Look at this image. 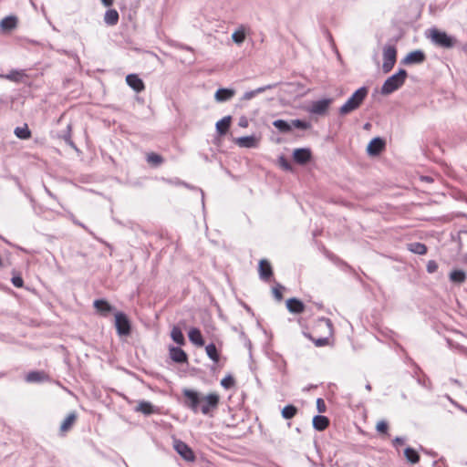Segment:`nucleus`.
I'll return each mask as SVG.
<instances>
[{
  "mask_svg": "<svg viewBox=\"0 0 467 467\" xmlns=\"http://www.w3.org/2000/svg\"><path fill=\"white\" fill-rule=\"evenodd\" d=\"M182 395L184 407L193 413L202 412L207 416H213L220 402V396L217 393L202 395L195 389L185 388L182 389Z\"/></svg>",
  "mask_w": 467,
  "mask_h": 467,
  "instance_id": "obj_1",
  "label": "nucleus"
},
{
  "mask_svg": "<svg viewBox=\"0 0 467 467\" xmlns=\"http://www.w3.org/2000/svg\"><path fill=\"white\" fill-rule=\"evenodd\" d=\"M368 89L367 87L358 88L338 110L339 115L345 116L358 109L367 98Z\"/></svg>",
  "mask_w": 467,
  "mask_h": 467,
  "instance_id": "obj_2",
  "label": "nucleus"
},
{
  "mask_svg": "<svg viewBox=\"0 0 467 467\" xmlns=\"http://www.w3.org/2000/svg\"><path fill=\"white\" fill-rule=\"evenodd\" d=\"M408 73L405 69L400 68L399 71L388 78L380 89L383 96H388L403 86L407 78Z\"/></svg>",
  "mask_w": 467,
  "mask_h": 467,
  "instance_id": "obj_3",
  "label": "nucleus"
},
{
  "mask_svg": "<svg viewBox=\"0 0 467 467\" xmlns=\"http://www.w3.org/2000/svg\"><path fill=\"white\" fill-rule=\"evenodd\" d=\"M429 36L434 45L443 48H451L457 42L455 37L437 28H431Z\"/></svg>",
  "mask_w": 467,
  "mask_h": 467,
  "instance_id": "obj_4",
  "label": "nucleus"
},
{
  "mask_svg": "<svg viewBox=\"0 0 467 467\" xmlns=\"http://www.w3.org/2000/svg\"><path fill=\"white\" fill-rule=\"evenodd\" d=\"M397 61V49L394 45H386L383 47V64L382 70L389 73L393 68Z\"/></svg>",
  "mask_w": 467,
  "mask_h": 467,
  "instance_id": "obj_5",
  "label": "nucleus"
},
{
  "mask_svg": "<svg viewBox=\"0 0 467 467\" xmlns=\"http://www.w3.org/2000/svg\"><path fill=\"white\" fill-rule=\"evenodd\" d=\"M115 327L119 336H129L130 334V322L123 312H117L115 314Z\"/></svg>",
  "mask_w": 467,
  "mask_h": 467,
  "instance_id": "obj_6",
  "label": "nucleus"
},
{
  "mask_svg": "<svg viewBox=\"0 0 467 467\" xmlns=\"http://www.w3.org/2000/svg\"><path fill=\"white\" fill-rule=\"evenodd\" d=\"M332 102V99H322L319 100L312 101L311 105L307 109V111L311 114L323 116L327 112Z\"/></svg>",
  "mask_w": 467,
  "mask_h": 467,
  "instance_id": "obj_7",
  "label": "nucleus"
},
{
  "mask_svg": "<svg viewBox=\"0 0 467 467\" xmlns=\"http://www.w3.org/2000/svg\"><path fill=\"white\" fill-rule=\"evenodd\" d=\"M174 450L183 460L187 462H193L195 460L194 452L190 446L182 441L176 440L174 441Z\"/></svg>",
  "mask_w": 467,
  "mask_h": 467,
  "instance_id": "obj_8",
  "label": "nucleus"
},
{
  "mask_svg": "<svg viewBox=\"0 0 467 467\" xmlns=\"http://www.w3.org/2000/svg\"><path fill=\"white\" fill-rule=\"evenodd\" d=\"M294 161L300 165H305L312 159V151L309 148H298L293 151Z\"/></svg>",
  "mask_w": 467,
  "mask_h": 467,
  "instance_id": "obj_9",
  "label": "nucleus"
},
{
  "mask_svg": "<svg viewBox=\"0 0 467 467\" xmlns=\"http://www.w3.org/2000/svg\"><path fill=\"white\" fill-rule=\"evenodd\" d=\"M385 141L379 137L373 138L368 147L367 151L370 156H378L385 149Z\"/></svg>",
  "mask_w": 467,
  "mask_h": 467,
  "instance_id": "obj_10",
  "label": "nucleus"
},
{
  "mask_svg": "<svg viewBox=\"0 0 467 467\" xmlns=\"http://www.w3.org/2000/svg\"><path fill=\"white\" fill-rule=\"evenodd\" d=\"M426 55L423 51L417 49L410 52L402 60L405 65L421 64L425 61Z\"/></svg>",
  "mask_w": 467,
  "mask_h": 467,
  "instance_id": "obj_11",
  "label": "nucleus"
},
{
  "mask_svg": "<svg viewBox=\"0 0 467 467\" xmlns=\"http://www.w3.org/2000/svg\"><path fill=\"white\" fill-rule=\"evenodd\" d=\"M126 82L137 93L145 89V85L142 79L136 74H129L126 77Z\"/></svg>",
  "mask_w": 467,
  "mask_h": 467,
  "instance_id": "obj_12",
  "label": "nucleus"
},
{
  "mask_svg": "<svg viewBox=\"0 0 467 467\" xmlns=\"http://www.w3.org/2000/svg\"><path fill=\"white\" fill-rule=\"evenodd\" d=\"M259 276L264 281H268L273 275V269L266 259H261L258 265Z\"/></svg>",
  "mask_w": 467,
  "mask_h": 467,
  "instance_id": "obj_13",
  "label": "nucleus"
},
{
  "mask_svg": "<svg viewBox=\"0 0 467 467\" xmlns=\"http://www.w3.org/2000/svg\"><path fill=\"white\" fill-rule=\"evenodd\" d=\"M93 306L96 310L103 317L109 316V313L115 310V307L105 299L95 300Z\"/></svg>",
  "mask_w": 467,
  "mask_h": 467,
  "instance_id": "obj_14",
  "label": "nucleus"
},
{
  "mask_svg": "<svg viewBox=\"0 0 467 467\" xmlns=\"http://www.w3.org/2000/svg\"><path fill=\"white\" fill-rule=\"evenodd\" d=\"M170 358L176 363H186L188 356L186 352L179 347H171L169 349Z\"/></svg>",
  "mask_w": 467,
  "mask_h": 467,
  "instance_id": "obj_15",
  "label": "nucleus"
},
{
  "mask_svg": "<svg viewBox=\"0 0 467 467\" xmlns=\"http://www.w3.org/2000/svg\"><path fill=\"white\" fill-rule=\"evenodd\" d=\"M286 308L290 313L301 314L305 310V305L301 300L292 297L286 300Z\"/></svg>",
  "mask_w": 467,
  "mask_h": 467,
  "instance_id": "obj_16",
  "label": "nucleus"
},
{
  "mask_svg": "<svg viewBox=\"0 0 467 467\" xmlns=\"http://www.w3.org/2000/svg\"><path fill=\"white\" fill-rule=\"evenodd\" d=\"M234 89L222 88L215 92L214 99L217 102H225L234 98Z\"/></svg>",
  "mask_w": 467,
  "mask_h": 467,
  "instance_id": "obj_17",
  "label": "nucleus"
},
{
  "mask_svg": "<svg viewBox=\"0 0 467 467\" xmlns=\"http://www.w3.org/2000/svg\"><path fill=\"white\" fill-rule=\"evenodd\" d=\"M466 278V273L462 269H453L449 274V280L454 285L463 284Z\"/></svg>",
  "mask_w": 467,
  "mask_h": 467,
  "instance_id": "obj_18",
  "label": "nucleus"
},
{
  "mask_svg": "<svg viewBox=\"0 0 467 467\" xmlns=\"http://www.w3.org/2000/svg\"><path fill=\"white\" fill-rule=\"evenodd\" d=\"M189 340L197 347L204 346V339L201 333V330L197 327H192L188 332Z\"/></svg>",
  "mask_w": 467,
  "mask_h": 467,
  "instance_id": "obj_19",
  "label": "nucleus"
},
{
  "mask_svg": "<svg viewBox=\"0 0 467 467\" xmlns=\"http://www.w3.org/2000/svg\"><path fill=\"white\" fill-rule=\"evenodd\" d=\"M232 117L230 115L223 117L222 119L216 122L215 128L219 135H225L230 128Z\"/></svg>",
  "mask_w": 467,
  "mask_h": 467,
  "instance_id": "obj_20",
  "label": "nucleus"
},
{
  "mask_svg": "<svg viewBox=\"0 0 467 467\" xmlns=\"http://www.w3.org/2000/svg\"><path fill=\"white\" fill-rule=\"evenodd\" d=\"M276 87V84H269V85H265V86H263V87H259L254 90H250V91H246L243 97H242V99L243 100H250L252 99L253 98H254L256 95L258 94H261L268 89H272Z\"/></svg>",
  "mask_w": 467,
  "mask_h": 467,
  "instance_id": "obj_21",
  "label": "nucleus"
},
{
  "mask_svg": "<svg viewBox=\"0 0 467 467\" xmlns=\"http://www.w3.org/2000/svg\"><path fill=\"white\" fill-rule=\"evenodd\" d=\"M313 427L318 431L326 430L329 425V420L327 417L323 415H316L313 418Z\"/></svg>",
  "mask_w": 467,
  "mask_h": 467,
  "instance_id": "obj_22",
  "label": "nucleus"
},
{
  "mask_svg": "<svg viewBox=\"0 0 467 467\" xmlns=\"http://www.w3.org/2000/svg\"><path fill=\"white\" fill-rule=\"evenodd\" d=\"M47 379L48 376L44 371H31L26 377V380L29 383H38Z\"/></svg>",
  "mask_w": 467,
  "mask_h": 467,
  "instance_id": "obj_23",
  "label": "nucleus"
},
{
  "mask_svg": "<svg viewBox=\"0 0 467 467\" xmlns=\"http://www.w3.org/2000/svg\"><path fill=\"white\" fill-rule=\"evenodd\" d=\"M17 18L15 16H9L3 18L0 22V27L3 31H10L16 27Z\"/></svg>",
  "mask_w": 467,
  "mask_h": 467,
  "instance_id": "obj_24",
  "label": "nucleus"
},
{
  "mask_svg": "<svg viewBox=\"0 0 467 467\" xmlns=\"http://www.w3.org/2000/svg\"><path fill=\"white\" fill-rule=\"evenodd\" d=\"M236 143L243 148H254L257 144L255 136H244L236 140Z\"/></svg>",
  "mask_w": 467,
  "mask_h": 467,
  "instance_id": "obj_25",
  "label": "nucleus"
},
{
  "mask_svg": "<svg viewBox=\"0 0 467 467\" xmlns=\"http://www.w3.org/2000/svg\"><path fill=\"white\" fill-rule=\"evenodd\" d=\"M136 411H140L142 414L148 416L155 413L157 409L150 402L142 400L138 404Z\"/></svg>",
  "mask_w": 467,
  "mask_h": 467,
  "instance_id": "obj_26",
  "label": "nucleus"
},
{
  "mask_svg": "<svg viewBox=\"0 0 467 467\" xmlns=\"http://www.w3.org/2000/svg\"><path fill=\"white\" fill-rule=\"evenodd\" d=\"M119 13H118L117 10H115V9H109L105 13L104 22L108 26H115L119 22Z\"/></svg>",
  "mask_w": 467,
  "mask_h": 467,
  "instance_id": "obj_27",
  "label": "nucleus"
},
{
  "mask_svg": "<svg viewBox=\"0 0 467 467\" xmlns=\"http://www.w3.org/2000/svg\"><path fill=\"white\" fill-rule=\"evenodd\" d=\"M404 456L406 460L411 464H416L420 460L419 452L411 447H407L404 450Z\"/></svg>",
  "mask_w": 467,
  "mask_h": 467,
  "instance_id": "obj_28",
  "label": "nucleus"
},
{
  "mask_svg": "<svg viewBox=\"0 0 467 467\" xmlns=\"http://www.w3.org/2000/svg\"><path fill=\"white\" fill-rule=\"evenodd\" d=\"M171 337L172 338V340L177 343L178 345L180 346H182L185 344V338H184V336L182 334V329L177 327V326H174L171 331Z\"/></svg>",
  "mask_w": 467,
  "mask_h": 467,
  "instance_id": "obj_29",
  "label": "nucleus"
},
{
  "mask_svg": "<svg viewBox=\"0 0 467 467\" xmlns=\"http://www.w3.org/2000/svg\"><path fill=\"white\" fill-rule=\"evenodd\" d=\"M408 250L416 254H425L427 246L420 242H414L408 244Z\"/></svg>",
  "mask_w": 467,
  "mask_h": 467,
  "instance_id": "obj_30",
  "label": "nucleus"
},
{
  "mask_svg": "<svg viewBox=\"0 0 467 467\" xmlns=\"http://www.w3.org/2000/svg\"><path fill=\"white\" fill-rule=\"evenodd\" d=\"M273 126L282 133H288L292 130V125L285 119H275Z\"/></svg>",
  "mask_w": 467,
  "mask_h": 467,
  "instance_id": "obj_31",
  "label": "nucleus"
},
{
  "mask_svg": "<svg viewBox=\"0 0 467 467\" xmlns=\"http://www.w3.org/2000/svg\"><path fill=\"white\" fill-rule=\"evenodd\" d=\"M206 354L213 362L217 363L220 359V354L214 343H210L205 347Z\"/></svg>",
  "mask_w": 467,
  "mask_h": 467,
  "instance_id": "obj_32",
  "label": "nucleus"
},
{
  "mask_svg": "<svg viewBox=\"0 0 467 467\" xmlns=\"http://www.w3.org/2000/svg\"><path fill=\"white\" fill-rule=\"evenodd\" d=\"M15 135L21 140H28L31 138V131L28 126L25 124L23 127H16L14 130Z\"/></svg>",
  "mask_w": 467,
  "mask_h": 467,
  "instance_id": "obj_33",
  "label": "nucleus"
},
{
  "mask_svg": "<svg viewBox=\"0 0 467 467\" xmlns=\"http://www.w3.org/2000/svg\"><path fill=\"white\" fill-rule=\"evenodd\" d=\"M77 420V415L75 412H71L69 413L66 418L65 420H63V422L61 423L60 425V431H67L70 429V427L73 425V423L76 421Z\"/></svg>",
  "mask_w": 467,
  "mask_h": 467,
  "instance_id": "obj_34",
  "label": "nucleus"
},
{
  "mask_svg": "<svg viewBox=\"0 0 467 467\" xmlns=\"http://www.w3.org/2000/svg\"><path fill=\"white\" fill-rule=\"evenodd\" d=\"M26 77L25 70H11L7 75H5V78L14 82H20L22 78Z\"/></svg>",
  "mask_w": 467,
  "mask_h": 467,
  "instance_id": "obj_35",
  "label": "nucleus"
},
{
  "mask_svg": "<svg viewBox=\"0 0 467 467\" xmlns=\"http://www.w3.org/2000/svg\"><path fill=\"white\" fill-rule=\"evenodd\" d=\"M282 417L285 420L293 419L297 413V408L292 404L286 405L282 410Z\"/></svg>",
  "mask_w": 467,
  "mask_h": 467,
  "instance_id": "obj_36",
  "label": "nucleus"
},
{
  "mask_svg": "<svg viewBox=\"0 0 467 467\" xmlns=\"http://www.w3.org/2000/svg\"><path fill=\"white\" fill-rule=\"evenodd\" d=\"M290 124L292 125V129L296 128L299 130H309L312 127L309 121L299 119H292Z\"/></svg>",
  "mask_w": 467,
  "mask_h": 467,
  "instance_id": "obj_37",
  "label": "nucleus"
},
{
  "mask_svg": "<svg viewBox=\"0 0 467 467\" xmlns=\"http://www.w3.org/2000/svg\"><path fill=\"white\" fill-rule=\"evenodd\" d=\"M232 39L237 45L243 44L245 40L244 31L243 29L234 31L232 35Z\"/></svg>",
  "mask_w": 467,
  "mask_h": 467,
  "instance_id": "obj_38",
  "label": "nucleus"
},
{
  "mask_svg": "<svg viewBox=\"0 0 467 467\" xmlns=\"http://www.w3.org/2000/svg\"><path fill=\"white\" fill-rule=\"evenodd\" d=\"M147 161L157 166L163 162V158L157 153L151 152L147 155Z\"/></svg>",
  "mask_w": 467,
  "mask_h": 467,
  "instance_id": "obj_39",
  "label": "nucleus"
},
{
  "mask_svg": "<svg viewBox=\"0 0 467 467\" xmlns=\"http://www.w3.org/2000/svg\"><path fill=\"white\" fill-rule=\"evenodd\" d=\"M61 138L65 140V142L71 146L72 148L76 149V145L71 140V124H68L67 126V130H65L64 134L61 136Z\"/></svg>",
  "mask_w": 467,
  "mask_h": 467,
  "instance_id": "obj_40",
  "label": "nucleus"
},
{
  "mask_svg": "<svg viewBox=\"0 0 467 467\" xmlns=\"http://www.w3.org/2000/svg\"><path fill=\"white\" fill-rule=\"evenodd\" d=\"M235 384L234 379L231 375H227L221 380V385L226 389L233 388Z\"/></svg>",
  "mask_w": 467,
  "mask_h": 467,
  "instance_id": "obj_41",
  "label": "nucleus"
},
{
  "mask_svg": "<svg viewBox=\"0 0 467 467\" xmlns=\"http://www.w3.org/2000/svg\"><path fill=\"white\" fill-rule=\"evenodd\" d=\"M285 289V287L281 285H277L276 286L273 287V296L277 301H281L283 299L282 290Z\"/></svg>",
  "mask_w": 467,
  "mask_h": 467,
  "instance_id": "obj_42",
  "label": "nucleus"
},
{
  "mask_svg": "<svg viewBox=\"0 0 467 467\" xmlns=\"http://www.w3.org/2000/svg\"><path fill=\"white\" fill-rule=\"evenodd\" d=\"M388 429H389V425H388V422L385 421V420H380L377 423V426H376V430L379 432V433H383V434H388Z\"/></svg>",
  "mask_w": 467,
  "mask_h": 467,
  "instance_id": "obj_43",
  "label": "nucleus"
},
{
  "mask_svg": "<svg viewBox=\"0 0 467 467\" xmlns=\"http://www.w3.org/2000/svg\"><path fill=\"white\" fill-rule=\"evenodd\" d=\"M438 263L435 260H430L427 263L426 270L429 274H433L438 270Z\"/></svg>",
  "mask_w": 467,
  "mask_h": 467,
  "instance_id": "obj_44",
  "label": "nucleus"
},
{
  "mask_svg": "<svg viewBox=\"0 0 467 467\" xmlns=\"http://www.w3.org/2000/svg\"><path fill=\"white\" fill-rule=\"evenodd\" d=\"M279 164L285 171H292V165L284 156L279 158Z\"/></svg>",
  "mask_w": 467,
  "mask_h": 467,
  "instance_id": "obj_45",
  "label": "nucleus"
},
{
  "mask_svg": "<svg viewBox=\"0 0 467 467\" xmlns=\"http://www.w3.org/2000/svg\"><path fill=\"white\" fill-rule=\"evenodd\" d=\"M11 282L14 285V286L18 287V288H20L24 285L23 278L19 275L13 276L11 279Z\"/></svg>",
  "mask_w": 467,
  "mask_h": 467,
  "instance_id": "obj_46",
  "label": "nucleus"
},
{
  "mask_svg": "<svg viewBox=\"0 0 467 467\" xmlns=\"http://www.w3.org/2000/svg\"><path fill=\"white\" fill-rule=\"evenodd\" d=\"M315 346L317 347H324L328 345L329 339L328 337H319L317 339H313Z\"/></svg>",
  "mask_w": 467,
  "mask_h": 467,
  "instance_id": "obj_47",
  "label": "nucleus"
},
{
  "mask_svg": "<svg viewBox=\"0 0 467 467\" xmlns=\"http://www.w3.org/2000/svg\"><path fill=\"white\" fill-rule=\"evenodd\" d=\"M317 409L318 412H320V413H323L326 411L327 406H326V403L323 399L318 398L317 400Z\"/></svg>",
  "mask_w": 467,
  "mask_h": 467,
  "instance_id": "obj_48",
  "label": "nucleus"
},
{
  "mask_svg": "<svg viewBox=\"0 0 467 467\" xmlns=\"http://www.w3.org/2000/svg\"><path fill=\"white\" fill-rule=\"evenodd\" d=\"M405 441H406L405 438H403V437H396L392 441V445L398 451L399 450V446L403 445L405 443Z\"/></svg>",
  "mask_w": 467,
  "mask_h": 467,
  "instance_id": "obj_49",
  "label": "nucleus"
},
{
  "mask_svg": "<svg viewBox=\"0 0 467 467\" xmlns=\"http://www.w3.org/2000/svg\"><path fill=\"white\" fill-rule=\"evenodd\" d=\"M238 125L242 128H246L248 127V119L246 117L244 116H242L240 119H239V122H238Z\"/></svg>",
  "mask_w": 467,
  "mask_h": 467,
  "instance_id": "obj_50",
  "label": "nucleus"
},
{
  "mask_svg": "<svg viewBox=\"0 0 467 467\" xmlns=\"http://www.w3.org/2000/svg\"><path fill=\"white\" fill-rule=\"evenodd\" d=\"M321 321H324L328 327L329 330H332V322L328 318H322Z\"/></svg>",
  "mask_w": 467,
  "mask_h": 467,
  "instance_id": "obj_51",
  "label": "nucleus"
},
{
  "mask_svg": "<svg viewBox=\"0 0 467 467\" xmlns=\"http://www.w3.org/2000/svg\"><path fill=\"white\" fill-rule=\"evenodd\" d=\"M100 1L107 7L111 6L113 5V0H100Z\"/></svg>",
  "mask_w": 467,
  "mask_h": 467,
  "instance_id": "obj_52",
  "label": "nucleus"
},
{
  "mask_svg": "<svg viewBox=\"0 0 467 467\" xmlns=\"http://www.w3.org/2000/svg\"><path fill=\"white\" fill-rule=\"evenodd\" d=\"M448 400L455 406L460 408L462 410H464L467 412V410H464L462 406H460L457 402H455L451 397L448 396Z\"/></svg>",
  "mask_w": 467,
  "mask_h": 467,
  "instance_id": "obj_53",
  "label": "nucleus"
},
{
  "mask_svg": "<svg viewBox=\"0 0 467 467\" xmlns=\"http://www.w3.org/2000/svg\"><path fill=\"white\" fill-rule=\"evenodd\" d=\"M72 221H73V223H74L75 224H77V225H78V226H80V227H82V228L86 229V226H85L82 223H80L79 221H78L77 219H75L73 216H72Z\"/></svg>",
  "mask_w": 467,
  "mask_h": 467,
  "instance_id": "obj_54",
  "label": "nucleus"
},
{
  "mask_svg": "<svg viewBox=\"0 0 467 467\" xmlns=\"http://www.w3.org/2000/svg\"><path fill=\"white\" fill-rule=\"evenodd\" d=\"M45 191L51 198L56 199V196L47 187H45Z\"/></svg>",
  "mask_w": 467,
  "mask_h": 467,
  "instance_id": "obj_55",
  "label": "nucleus"
},
{
  "mask_svg": "<svg viewBox=\"0 0 467 467\" xmlns=\"http://www.w3.org/2000/svg\"><path fill=\"white\" fill-rule=\"evenodd\" d=\"M421 179H422V181H425V182H431L433 181L432 178H431L429 176H424Z\"/></svg>",
  "mask_w": 467,
  "mask_h": 467,
  "instance_id": "obj_56",
  "label": "nucleus"
},
{
  "mask_svg": "<svg viewBox=\"0 0 467 467\" xmlns=\"http://www.w3.org/2000/svg\"><path fill=\"white\" fill-rule=\"evenodd\" d=\"M200 192L202 193V203L204 206V192H203V191L202 189H200Z\"/></svg>",
  "mask_w": 467,
  "mask_h": 467,
  "instance_id": "obj_57",
  "label": "nucleus"
},
{
  "mask_svg": "<svg viewBox=\"0 0 467 467\" xmlns=\"http://www.w3.org/2000/svg\"><path fill=\"white\" fill-rule=\"evenodd\" d=\"M366 389L367 390H371V385L369 383H368L366 386H365Z\"/></svg>",
  "mask_w": 467,
  "mask_h": 467,
  "instance_id": "obj_58",
  "label": "nucleus"
},
{
  "mask_svg": "<svg viewBox=\"0 0 467 467\" xmlns=\"http://www.w3.org/2000/svg\"><path fill=\"white\" fill-rule=\"evenodd\" d=\"M418 382H419L420 384H421V385L425 386V385H424V383H423V380L418 379Z\"/></svg>",
  "mask_w": 467,
  "mask_h": 467,
  "instance_id": "obj_59",
  "label": "nucleus"
},
{
  "mask_svg": "<svg viewBox=\"0 0 467 467\" xmlns=\"http://www.w3.org/2000/svg\"><path fill=\"white\" fill-rule=\"evenodd\" d=\"M183 185L188 187V188H190V186L187 183H185V182H183Z\"/></svg>",
  "mask_w": 467,
  "mask_h": 467,
  "instance_id": "obj_60",
  "label": "nucleus"
}]
</instances>
